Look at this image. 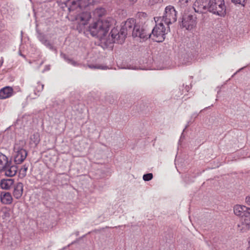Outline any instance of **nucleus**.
<instances>
[{"label":"nucleus","mask_w":250,"mask_h":250,"mask_svg":"<svg viewBox=\"0 0 250 250\" xmlns=\"http://www.w3.org/2000/svg\"><path fill=\"white\" fill-rule=\"evenodd\" d=\"M246 202L248 205L250 206V196L246 198Z\"/></svg>","instance_id":"obj_35"},{"label":"nucleus","mask_w":250,"mask_h":250,"mask_svg":"<svg viewBox=\"0 0 250 250\" xmlns=\"http://www.w3.org/2000/svg\"><path fill=\"white\" fill-rule=\"evenodd\" d=\"M130 1H132L133 3L136 2L137 0H130Z\"/></svg>","instance_id":"obj_38"},{"label":"nucleus","mask_w":250,"mask_h":250,"mask_svg":"<svg viewBox=\"0 0 250 250\" xmlns=\"http://www.w3.org/2000/svg\"><path fill=\"white\" fill-rule=\"evenodd\" d=\"M0 201L1 204L9 205L12 203L13 198L10 192L1 191L0 193Z\"/></svg>","instance_id":"obj_11"},{"label":"nucleus","mask_w":250,"mask_h":250,"mask_svg":"<svg viewBox=\"0 0 250 250\" xmlns=\"http://www.w3.org/2000/svg\"><path fill=\"white\" fill-rule=\"evenodd\" d=\"M209 0H196L193 3V8L196 13H204L208 11Z\"/></svg>","instance_id":"obj_9"},{"label":"nucleus","mask_w":250,"mask_h":250,"mask_svg":"<svg viewBox=\"0 0 250 250\" xmlns=\"http://www.w3.org/2000/svg\"><path fill=\"white\" fill-rule=\"evenodd\" d=\"M78 3L79 2L78 0L73 1L72 2L71 5L68 8L69 11L70 12H74L75 11H77V12L79 11L81 9H80V8L79 7Z\"/></svg>","instance_id":"obj_23"},{"label":"nucleus","mask_w":250,"mask_h":250,"mask_svg":"<svg viewBox=\"0 0 250 250\" xmlns=\"http://www.w3.org/2000/svg\"><path fill=\"white\" fill-rule=\"evenodd\" d=\"M243 225H245L246 228H250V209L249 211L246 213L245 218L243 220Z\"/></svg>","instance_id":"obj_24"},{"label":"nucleus","mask_w":250,"mask_h":250,"mask_svg":"<svg viewBox=\"0 0 250 250\" xmlns=\"http://www.w3.org/2000/svg\"><path fill=\"white\" fill-rule=\"evenodd\" d=\"M11 162L10 161L9 166L2 170L5 171V175L9 177L15 176L18 171V167L16 166H11Z\"/></svg>","instance_id":"obj_15"},{"label":"nucleus","mask_w":250,"mask_h":250,"mask_svg":"<svg viewBox=\"0 0 250 250\" xmlns=\"http://www.w3.org/2000/svg\"><path fill=\"white\" fill-rule=\"evenodd\" d=\"M153 178V174L151 173L144 174L143 175V180L145 181L151 180Z\"/></svg>","instance_id":"obj_30"},{"label":"nucleus","mask_w":250,"mask_h":250,"mask_svg":"<svg viewBox=\"0 0 250 250\" xmlns=\"http://www.w3.org/2000/svg\"><path fill=\"white\" fill-rule=\"evenodd\" d=\"M249 209H250V208L240 205H236L233 208L234 214L241 217L242 223L246 217V213L249 211Z\"/></svg>","instance_id":"obj_10"},{"label":"nucleus","mask_w":250,"mask_h":250,"mask_svg":"<svg viewBox=\"0 0 250 250\" xmlns=\"http://www.w3.org/2000/svg\"><path fill=\"white\" fill-rule=\"evenodd\" d=\"M88 67L91 69H106L107 68V66H104V65H100V64H96V65L90 64V65H88Z\"/></svg>","instance_id":"obj_28"},{"label":"nucleus","mask_w":250,"mask_h":250,"mask_svg":"<svg viewBox=\"0 0 250 250\" xmlns=\"http://www.w3.org/2000/svg\"><path fill=\"white\" fill-rule=\"evenodd\" d=\"M156 23L151 33H149V38L156 42H163L166 38V35L170 31L169 27H166L164 23L160 21Z\"/></svg>","instance_id":"obj_2"},{"label":"nucleus","mask_w":250,"mask_h":250,"mask_svg":"<svg viewBox=\"0 0 250 250\" xmlns=\"http://www.w3.org/2000/svg\"><path fill=\"white\" fill-rule=\"evenodd\" d=\"M50 69V66H46L45 70H48Z\"/></svg>","instance_id":"obj_37"},{"label":"nucleus","mask_w":250,"mask_h":250,"mask_svg":"<svg viewBox=\"0 0 250 250\" xmlns=\"http://www.w3.org/2000/svg\"><path fill=\"white\" fill-rule=\"evenodd\" d=\"M25 142L23 140H20L17 142L14 147V162L16 164L22 163L27 157V153L23 148Z\"/></svg>","instance_id":"obj_4"},{"label":"nucleus","mask_w":250,"mask_h":250,"mask_svg":"<svg viewBox=\"0 0 250 250\" xmlns=\"http://www.w3.org/2000/svg\"><path fill=\"white\" fill-rule=\"evenodd\" d=\"M67 62H68V63H69L74 66L76 65L77 64V63L76 62H75L74 61H73L70 59H67Z\"/></svg>","instance_id":"obj_33"},{"label":"nucleus","mask_w":250,"mask_h":250,"mask_svg":"<svg viewBox=\"0 0 250 250\" xmlns=\"http://www.w3.org/2000/svg\"><path fill=\"white\" fill-rule=\"evenodd\" d=\"M135 25H137L135 24V21L134 19H128L125 23V28L126 30H130L132 29L133 27H134Z\"/></svg>","instance_id":"obj_21"},{"label":"nucleus","mask_w":250,"mask_h":250,"mask_svg":"<svg viewBox=\"0 0 250 250\" xmlns=\"http://www.w3.org/2000/svg\"><path fill=\"white\" fill-rule=\"evenodd\" d=\"M246 0H232V2L235 4H239L244 5V3Z\"/></svg>","instance_id":"obj_31"},{"label":"nucleus","mask_w":250,"mask_h":250,"mask_svg":"<svg viewBox=\"0 0 250 250\" xmlns=\"http://www.w3.org/2000/svg\"><path fill=\"white\" fill-rule=\"evenodd\" d=\"M127 34L126 31L125 30V29L123 28H122L120 30V32L119 33L118 36L119 38H121V41L119 42L122 43L125 40L126 35Z\"/></svg>","instance_id":"obj_25"},{"label":"nucleus","mask_w":250,"mask_h":250,"mask_svg":"<svg viewBox=\"0 0 250 250\" xmlns=\"http://www.w3.org/2000/svg\"><path fill=\"white\" fill-rule=\"evenodd\" d=\"M114 23V20L111 17L105 19H93L92 22L87 27V31L93 37L102 39L107 34L110 27Z\"/></svg>","instance_id":"obj_1"},{"label":"nucleus","mask_w":250,"mask_h":250,"mask_svg":"<svg viewBox=\"0 0 250 250\" xmlns=\"http://www.w3.org/2000/svg\"><path fill=\"white\" fill-rule=\"evenodd\" d=\"M9 161L7 157L3 154L0 153V171H2L6 167L9 166Z\"/></svg>","instance_id":"obj_16"},{"label":"nucleus","mask_w":250,"mask_h":250,"mask_svg":"<svg viewBox=\"0 0 250 250\" xmlns=\"http://www.w3.org/2000/svg\"><path fill=\"white\" fill-rule=\"evenodd\" d=\"M28 166L26 165H23L20 170V176L21 178L24 177L26 175V172L28 169Z\"/></svg>","instance_id":"obj_27"},{"label":"nucleus","mask_w":250,"mask_h":250,"mask_svg":"<svg viewBox=\"0 0 250 250\" xmlns=\"http://www.w3.org/2000/svg\"><path fill=\"white\" fill-rule=\"evenodd\" d=\"M156 22L164 21L167 26L175 22L177 20V14L174 7L171 5L167 6L165 8V13L163 17L154 18Z\"/></svg>","instance_id":"obj_3"},{"label":"nucleus","mask_w":250,"mask_h":250,"mask_svg":"<svg viewBox=\"0 0 250 250\" xmlns=\"http://www.w3.org/2000/svg\"><path fill=\"white\" fill-rule=\"evenodd\" d=\"M196 18L192 15H184L182 19V26L187 30H191L196 26Z\"/></svg>","instance_id":"obj_8"},{"label":"nucleus","mask_w":250,"mask_h":250,"mask_svg":"<svg viewBox=\"0 0 250 250\" xmlns=\"http://www.w3.org/2000/svg\"><path fill=\"white\" fill-rule=\"evenodd\" d=\"M208 11L220 17H225L226 6L224 0H209Z\"/></svg>","instance_id":"obj_5"},{"label":"nucleus","mask_w":250,"mask_h":250,"mask_svg":"<svg viewBox=\"0 0 250 250\" xmlns=\"http://www.w3.org/2000/svg\"><path fill=\"white\" fill-rule=\"evenodd\" d=\"M3 243V236L2 234H0V246Z\"/></svg>","instance_id":"obj_34"},{"label":"nucleus","mask_w":250,"mask_h":250,"mask_svg":"<svg viewBox=\"0 0 250 250\" xmlns=\"http://www.w3.org/2000/svg\"><path fill=\"white\" fill-rule=\"evenodd\" d=\"M164 0H149L148 4L150 6H155L161 4Z\"/></svg>","instance_id":"obj_29"},{"label":"nucleus","mask_w":250,"mask_h":250,"mask_svg":"<svg viewBox=\"0 0 250 250\" xmlns=\"http://www.w3.org/2000/svg\"><path fill=\"white\" fill-rule=\"evenodd\" d=\"M91 19V16L89 12H83L75 18L76 22L77 24V28L79 32L85 31L87 29V24Z\"/></svg>","instance_id":"obj_6"},{"label":"nucleus","mask_w":250,"mask_h":250,"mask_svg":"<svg viewBox=\"0 0 250 250\" xmlns=\"http://www.w3.org/2000/svg\"><path fill=\"white\" fill-rule=\"evenodd\" d=\"M92 0H78L79 7L80 9L86 7L91 3Z\"/></svg>","instance_id":"obj_22"},{"label":"nucleus","mask_w":250,"mask_h":250,"mask_svg":"<svg viewBox=\"0 0 250 250\" xmlns=\"http://www.w3.org/2000/svg\"><path fill=\"white\" fill-rule=\"evenodd\" d=\"M23 184L21 183H18L14 187L13 194L14 197L17 199H20L23 193Z\"/></svg>","instance_id":"obj_13"},{"label":"nucleus","mask_w":250,"mask_h":250,"mask_svg":"<svg viewBox=\"0 0 250 250\" xmlns=\"http://www.w3.org/2000/svg\"><path fill=\"white\" fill-rule=\"evenodd\" d=\"M14 184V180L12 179H3L0 181V188L4 190L10 189Z\"/></svg>","instance_id":"obj_14"},{"label":"nucleus","mask_w":250,"mask_h":250,"mask_svg":"<svg viewBox=\"0 0 250 250\" xmlns=\"http://www.w3.org/2000/svg\"><path fill=\"white\" fill-rule=\"evenodd\" d=\"M191 0H179L177 5L182 10H185L189 5Z\"/></svg>","instance_id":"obj_19"},{"label":"nucleus","mask_w":250,"mask_h":250,"mask_svg":"<svg viewBox=\"0 0 250 250\" xmlns=\"http://www.w3.org/2000/svg\"><path fill=\"white\" fill-rule=\"evenodd\" d=\"M247 250H250V237H249L248 240V247L247 248Z\"/></svg>","instance_id":"obj_36"},{"label":"nucleus","mask_w":250,"mask_h":250,"mask_svg":"<svg viewBox=\"0 0 250 250\" xmlns=\"http://www.w3.org/2000/svg\"><path fill=\"white\" fill-rule=\"evenodd\" d=\"M10 216V214L9 212V211L6 210L3 211V215H2V217L3 219H5L6 218H9Z\"/></svg>","instance_id":"obj_32"},{"label":"nucleus","mask_w":250,"mask_h":250,"mask_svg":"<svg viewBox=\"0 0 250 250\" xmlns=\"http://www.w3.org/2000/svg\"><path fill=\"white\" fill-rule=\"evenodd\" d=\"M105 13V9L102 7L97 8L93 11V15L95 18H98V19H101L100 18L104 15Z\"/></svg>","instance_id":"obj_18"},{"label":"nucleus","mask_w":250,"mask_h":250,"mask_svg":"<svg viewBox=\"0 0 250 250\" xmlns=\"http://www.w3.org/2000/svg\"><path fill=\"white\" fill-rule=\"evenodd\" d=\"M111 36L113 37V34L111 35Z\"/></svg>","instance_id":"obj_39"},{"label":"nucleus","mask_w":250,"mask_h":250,"mask_svg":"<svg viewBox=\"0 0 250 250\" xmlns=\"http://www.w3.org/2000/svg\"><path fill=\"white\" fill-rule=\"evenodd\" d=\"M38 39L42 43L45 45L47 47L51 50H54V47L52 46L51 43L46 40V37L42 34H40L38 36Z\"/></svg>","instance_id":"obj_17"},{"label":"nucleus","mask_w":250,"mask_h":250,"mask_svg":"<svg viewBox=\"0 0 250 250\" xmlns=\"http://www.w3.org/2000/svg\"><path fill=\"white\" fill-rule=\"evenodd\" d=\"M13 89L9 86H6L0 90V99H4L12 96Z\"/></svg>","instance_id":"obj_12"},{"label":"nucleus","mask_w":250,"mask_h":250,"mask_svg":"<svg viewBox=\"0 0 250 250\" xmlns=\"http://www.w3.org/2000/svg\"><path fill=\"white\" fill-rule=\"evenodd\" d=\"M133 38H137L140 42H143L149 38V33L140 25H135L132 31Z\"/></svg>","instance_id":"obj_7"},{"label":"nucleus","mask_w":250,"mask_h":250,"mask_svg":"<svg viewBox=\"0 0 250 250\" xmlns=\"http://www.w3.org/2000/svg\"><path fill=\"white\" fill-rule=\"evenodd\" d=\"M44 85L38 82L37 83V85L35 87L34 94L35 95L38 96L39 95V93H40L42 91L43 89Z\"/></svg>","instance_id":"obj_26"},{"label":"nucleus","mask_w":250,"mask_h":250,"mask_svg":"<svg viewBox=\"0 0 250 250\" xmlns=\"http://www.w3.org/2000/svg\"><path fill=\"white\" fill-rule=\"evenodd\" d=\"M40 142V134L38 132H36L31 136L30 143L31 145H34L35 146H37Z\"/></svg>","instance_id":"obj_20"}]
</instances>
